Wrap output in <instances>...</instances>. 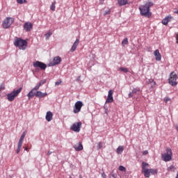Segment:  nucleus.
I'll return each instance as SVG.
<instances>
[{
  "mask_svg": "<svg viewBox=\"0 0 178 178\" xmlns=\"http://www.w3.org/2000/svg\"><path fill=\"white\" fill-rule=\"evenodd\" d=\"M154 55L155 56V59L157 62H159L162 59V55H161V53H159V49H156L154 51Z\"/></svg>",
  "mask_w": 178,
  "mask_h": 178,
  "instance_id": "14",
  "label": "nucleus"
},
{
  "mask_svg": "<svg viewBox=\"0 0 178 178\" xmlns=\"http://www.w3.org/2000/svg\"><path fill=\"white\" fill-rule=\"evenodd\" d=\"M177 74L175 73V72H172L170 74V78L168 79V83L170 84V86H172V87H175L177 86Z\"/></svg>",
  "mask_w": 178,
  "mask_h": 178,
  "instance_id": "6",
  "label": "nucleus"
},
{
  "mask_svg": "<svg viewBox=\"0 0 178 178\" xmlns=\"http://www.w3.org/2000/svg\"><path fill=\"white\" fill-rule=\"evenodd\" d=\"M149 168V164L148 163H146L145 161H143L142 163V173H143L145 177L149 178L151 177V175H158V169H154V168Z\"/></svg>",
  "mask_w": 178,
  "mask_h": 178,
  "instance_id": "2",
  "label": "nucleus"
},
{
  "mask_svg": "<svg viewBox=\"0 0 178 178\" xmlns=\"http://www.w3.org/2000/svg\"><path fill=\"white\" fill-rule=\"evenodd\" d=\"M172 149L170 147L166 149V153H164L161 155L162 161L164 162H169V161H172Z\"/></svg>",
  "mask_w": 178,
  "mask_h": 178,
  "instance_id": "5",
  "label": "nucleus"
},
{
  "mask_svg": "<svg viewBox=\"0 0 178 178\" xmlns=\"http://www.w3.org/2000/svg\"><path fill=\"white\" fill-rule=\"evenodd\" d=\"M53 116H54V114H52V112L47 111L46 114V120H47V122H51V120H52Z\"/></svg>",
  "mask_w": 178,
  "mask_h": 178,
  "instance_id": "18",
  "label": "nucleus"
},
{
  "mask_svg": "<svg viewBox=\"0 0 178 178\" xmlns=\"http://www.w3.org/2000/svg\"><path fill=\"white\" fill-rule=\"evenodd\" d=\"M35 97L37 98H45V97H47L48 95V93L45 92V93H43L41 91H38L36 93H35Z\"/></svg>",
  "mask_w": 178,
  "mask_h": 178,
  "instance_id": "16",
  "label": "nucleus"
},
{
  "mask_svg": "<svg viewBox=\"0 0 178 178\" xmlns=\"http://www.w3.org/2000/svg\"><path fill=\"white\" fill-rule=\"evenodd\" d=\"M24 30H25V31H30L31 30H33V24L29 22L24 24Z\"/></svg>",
  "mask_w": 178,
  "mask_h": 178,
  "instance_id": "13",
  "label": "nucleus"
},
{
  "mask_svg": "<svg viewBox=\"0 0 178 178\" xmlns=\"http://www.w3.org/2000/svg\"><path fill=\"white\" fill-rule=\"evenodd\" d=\"M47 83V80L46 79H44V80H42V81H40V83H39V86H44V83Z\"/></svg>",
  "mask_w": 178,
  "mask_h": 178,
  "instance_id": "34",
  "label": "nucleus"
},
{
  "mask_svg": "<svg viewBox=\"0 0 178 178\" xmlns=\"http://www.w3.org/2000/svg\"><path fill=\"white\" fill-rule=\"evenodd\" d=\"M34 67H40L41 70H45L47 69V64L41 61H35L33 63Z\"/></svg>",
  "mask_w": 178,
  "mask_h": 178,
  "instance_id": "10",
  "label": "nucleus"
},
{
  "mask_svg": "<svg viewBox=\"0 0 178 178\" xmlns=\"http://www.w3.org/2000/svg\"><path fill=\"white\" fill-rule=\"evenodd\" d=\"M170 20H172V16H167L162 20L161 23L164 26H168V23H169Z\"/></svg>",
  "mask_w": 178,
  "mask_h": 178,
  "instance_id": "17",
  "label": "nucleus"
},
{
  "mask_svg": "<svg viewBox=\"0 0 178 178\" xmlns=\"http://www.w3.org/2000/svg\"><path fill=\"white\" fill-rule=\"evenodd\" d=\"M62 62V59L59 56H56L54 58L51 63H50V66H56V65H59Z\"/></svg>",
  "mask_w": 178,
  "mask_h": 178,
  "instance_id": "12",
  "label": "nucleus"
},
{
  "mask_svg": "<svg viewBox=\"0 0 178 178\" xmlns=\"http://www.w3.org/2000/svg\"><path fill=\"white\" fill-rule=\"evenodd\" d=\"M56 5V1H54L50 7L51 10H53V12H54L55 10Z\"/></svg>",
  "mask_w": 178,
  "mask_h": 178,
  "instance_id": "26",
  "label": "nucleus"
},
{
  "mask_svg": "<svg viewBox=\"0 0 178 178\" xmlns=\"http://www.w3.org/2000/svg\"><path fill=\"white\" fill-rule=\"evenodd\" d=\"M120 70H121L122 72H124V73H127L129 72V69L124 68V67H120Z\"/></svg>",
  "mask_w": 178,
  "mask_h": 178,
  "instance_id": "31",
  "label": "nucleus"
},
{
  "mask_svg": "<svg viewBox=\"0 0 178 178\" xmlns=\"http://www.w3.org/2000/svg\"><path fill=\"white\" fill-rule=\"evenodd\" d=\"M47 155H51V152H49L47 153Z\"/></svg>",
  "mask_w": 178,
  "mask_h": 178,
  "instance_id": "48",
  "label": "nucleus"
},
{
  "mask_svg": "<svg viewBox=\"0 0 178 178\" xmlns=\"http://www.w3.org/2000/svg\"><path fill=\"white\" fill-rule=\"evenodd\" d=\"M105 143H104V142H99L98 143H97V149H101V148H102V147H104V145Z\"/></svg>",
  "mask_w": 178,
  "mask_h": 178,
  "instance_id": "25",
  "label": "nucleus"
},
{
  "mask_svg": "<svg viewBox=\"0 0 178 178\" xmlns=\"http://www.w3.org/2000/svg\"><path fill=\"white\" fill-rule=\"evenodd\" d=\"M123 151H124V146H119L117 148L116 152L117 154H118L119 155H121L122 152H123Z\"/></svg>",
  "mask_w": 178,
  "mask_h": 178,
  "instance_id": "21",
  "label": "nucleus"
},
{
  "mask_svg": "<svg viewBox=\"0 0 178 178\" xmlns=\"http://www.w3.org/2000/svg\"><path fill=\"white\" fill-rule=\"evenodd\" d=\"M3 90H5V85L2 83L1 85H0V91H2Z\"/></svg>",
  "mask_w": 178,
  "mask_h": 178,
  "instance_id": "37",
  "label": "nucleus"
},
{
  "mask_svg": "<svg viewBox=\"0 0 178 178\" xmlns=\"http://www.w3.org/2000/svg\"><path fill=\"white\" fill-rule=\"evenodd\" d=\"M25 151L29 152V147H25Z\"/></svg>",
  "mask_w": 178,
  "mask_h": 178,
  "instance_id": "45",
  "label": "nucleus"
},
{
  "mask_svg": "<svg viewBox=\"0 0 178 178\" xmlns=\"http://www.w3.org/2000/svg\"><path fill=\"white\" fill-rule=\"evenodd\" d=\"M102 177L106 178V174H105V172H102Z\"/></svg>",
  "mask_w": 178,
  "mask_h": 178,
  "instance_id": "43",
  "label": "nucleus"
},
{
  "mask_svg": "<svg viewBox=\"0 0 178 178\" xmlns=\"http://www.w3.org/2000/svg\"><path fill=\"white\" fill-rule=\"evenodd\" d=\"M74 148L75 151H82V149H83V144H81V142H79L78 146L77 145H74Z\"/></svg>",
  "mask_w": 178,
  "mask_h": 178,
  "instance_id": "20",
  "label": "nucleus"
},
{
  "mask_svg": "<svg viewBox=\"0 0 178 178\" xmlns=\"http://www.w3.org/2000/svg\"><path fill=\"white\" fill-rule=\"evenodd\" d=\"M118 170H120V172H126V168L123 165H120Z\"/></svg>",
  "mask_w": 178,
  "mask_h": 178,
  "instance_id": "28",
  "label": "nucleus"
},
{
  "mask_svg": "<svg viewBox=\"0 0 178 178\" xmlns=\"http://www.w3.org/2000/svg\"><path fill=\"white\" fill-rule=\"evenodd\" d=\"M113 102V90H108L107 99H106L105 104H112Z\"/></svg>",
  "mask_w": 178,
  "mask_h": 178,
  "instance_id": "11",
  "label": "nucleus"
},
{
  "mask_svg": "<svg viewBox=\"0 0 178 178\" xmlns=\"http://www.w3.org/2000/svg\"><path fill=\"white\" fill-rule=\"evenodd\" d=\"M173 169H175V165H170L168 167V170H173Z\"/></svg>",
  "mask_w": 178,
  "mask_h": 178,
  "instance_id": "39",
  "label": "nucleus"
},
{
  "mask_svg": "<svg viewBox=\"0 0 178 178\" xmlns=\"http://www.w3.org/2000/svg\"><path fill=\"white\" fill-rule=\"evenodd\" d=\"M148 154V150H145L143 152V155H147Z\"/></svg>",
  "mask_w": 178,
  "mask_h": 178,
  "instance_id": "42",
  "label": "nucleus"
},
{
  "mask_svg": "<svg viewBox=\"0 0 178 178\" xmlns=\"http://www.w3.org/2000/svg\"><path fill=\"white\" fill-rule=\"evenodd\" d=\"M40 87H41L40 85H39V83L37 85V86H35V88H33L32 90H33V91H38V90H40Z\"/></svg>",
  "mask_w": 178,
  "mask_h": 178,
  "instance_id": "32",
  "label": "nucleus"
},
{
  "mask_svg": "<svg viewBox=\"0 0 178 178\" xmlns=\"http://www.w3.org/2000/svg\"><path fill=\"white\" fill-rule=\"evenodd\" d=\"M15 22V19L13 17H6L4 21L3 22V29H9L12 24H13Z\"/></svg>",
  "mask_w": 178,
  "mask_h": 178,
  "instance_id": "7",
  "label": "nucleus"
},
{
  "mask_svg": "<svg viewBox=\"0 0 178 178\" xmlns=\"http://www.w3.org/2000/svg\"><path fill=\"white\" fill-rule=\"evenodd\" d=\"M22 90H23L22 88H19L17 90H14L10 93H8L7 95V99L10 102H13V101H15V99L18 97L19 94L22 92Z\"/></svg>",
  "mask_w": 178,
  "mask_h": 178,
  "instance_id": "3",
  "label": "nucleus"
},
{
  "mask_svg": "<svg viewBox=\"0 0 178 178\" xmlns=\"http://www.w3.org/2000/svg\"><path fill=\"white\" fill-rule=\"evenodd\" d=\"M133 97H134V93H132V92H129V98H133Z\"/></svg>",
  "mask_w": 178,
  "mask_h": 178,
  "instance_id": "38",
  "label": "nucleus"
},
{
  "mask_svg": "<svg viewBox=\"0 0 178 178\" xmlns=\"http://www.w3.org/2000/svg\"><path fill=\"white\" fill-rule=\"evenodd\" d=\"M24 137H26V131L23 132L22 135L21 136L19 143H18L19 144H23Z\"/></svg>",
  "mask_w": 178,
  "mask_h": 178,
  "instance_id": "23",
  "label": "nucleus"
},
{
  "mask_svg": "<svg viewBox=\"0 0 178 178\" xmlns=\"http://www.w3.org/2000/svg\"><path fill=\"white\" fill-rule=\"evenodd\" d=\"M175 13H177V15H178V10L177 11H175Z\"/></svg>",
  "mask_w": 178,
  "mask_h": 178,
  "instance_id": "46",
  "label": "nucleus"
},
{
  "mask_svg": "<svg viewBox=\"0 0 178 178\" xmlns=\"http://www.w3.org/2000/svg\"><path fill=\"white\" fill-rule=\"evenodd\" d=\"M52 35V33L49 31L47 33L45 34L46 40H49V37Z\"/></svg>",
  "mask_w": 178,
  "mask_h": 178,
  "instance_id": "30",
  "label": "nucleus"
},
{
  "mask_svg": "<svg viewBox=\"0 0 178 178\" xmlns=\"http://www.w3.org/2000/svg\"><path fill=\"white\" fill-rule=\"evenodd\" d=\"M176 130L178 131V126H176Z\"/></svg>",
  "mask_w": 178,
  "mask_h": 178,
  "instance_id": "47",
  "label": "nucleus"
},
{
  "mask_svg": "<svg viewBox=\"0 0 178 178\" xmlns=\"http://www.w3.org/2000/svg\"><path fill=\"white\" fill-rule=\"evenodd\" d=\"M131 92L134 95L137 94V92H140V88H134Z\"/></svg>",
  "mask_w": 178,
  "mask_h": 178,
  "instance_id": "33",
  "label": "nucleus"
},
{
  "mask_svg": "<svg viewBox=\"0 0 178 178\" xmlns=\"http://www.w3.org/2000/svg\"><path fill=\"white\" fill-rule=\"evenodd\" d=\"M83 102L81 101H78L75 103L73 112L74 113H79L81 111V108H83Z\"/></svg>",
  "mask_w": 178,
  "mask_h": 178,
  "instance_id": "8",
  "label": "nucleus"
},
{
  "mask_svg": "<svg viewBox=\"0 0 178 178\" xmlns=\"http://www.w3.org/2000/svg\"><path fill=\"white\" fill-rule=\"evenodd\" d=\"M81 122H74L72 127L71 129L72 131H76V133H79L81 129Z\"/></svg>",
  "mask_w": 178,
  "mask_h": 178,
  "instance_id": "9",
  "label": "nucleus"
},
{
  "mask_svg": "<svg viewBox=\"0 0 178 178\" xmlns=\"http://www.w3.org/2000/svg\"><path fill=\"white\" fill-rule=\"evenodd\" d=\"M17 3H19V5H22V3H24L26 2V0H17Z\"/></svg>",
  "mask_w": 178,
  "mask_h": 178,
  "instance_id": "35",
  "label": "nucleus"
},
{
  "mask_svg": "<svg viewBox=\"0 0 178 178\" xmlns=\"http://www.w3.org/2000/svg\"><path fill=\"white\" fill-rule=\"evenodd\" d=\"M176 40H177V42L178 43V33H176Z\"/></svg>",
  "mask_w": 178,
  "mask_h": 178,
  "instance_id": "44",
  "label": "nucleus"
},
{
  "mask_svg": "<svg viewBox=\"0 0 178 178\" xmlns=\"http://www.w3.org/2000/svg\"><path fill=\"white\" fill-rule=\"evenodd\" d=\"M35 95V93H34V90L33 89L28 93L27 97L29 99H31Z\"/></svg>",
  "mask_w": 178,
  "mask_h": 178,
  "instance_id": "22",
  "label": "nucleus"
},
{
  "mask_svg": "<svg viewBox=\"0 0 178 178\" xmlns=\"http://www.w3.org/2000/svg\"><path fill=\"white\" fill-rule=\"evenodd\" d=\"M154 6V3L152 1H147L145 5H142L139 7V10L141 16L145 17H151L152 16V13H151L150 8Z\"/></svg>",
  "mask_w": 178,
  "mask_h": 178,
  "instance_id": "1",
  "label": "nucleus"
},
{
  "mask_svg": "<svg viewBox=\"0 0 178 178\" xmlns=\"http://www.w3.org/2000/svg\"><path fill=\"white\" fill-rule=\"evenodd\" d=\"M127 44H129V39H127V38H125L122 42V47H125V45H127Z\"/></svg>",
  "mask_w": 178,
  "mask_h": 178,
  "instance_id": "24",
  "label": "nucleus"
},
{
  "mask_svg": "<svg viewBox=\"0 0 178 178\" xmlns=\"http://www.w3.org/2000/svg\"><path fill=\"white\" fill-rule=\"evenodd\" d=\"M104 15V16H106V15H111V10L108 9V10H106Z\"/></svg>",
  "mask_w": 178,
  "mask_h": 178,
  "instance_id": "36",
  "label": "nucleus"
},
{
  "mask_svg": "<svg viewBox=\"0 0 178 178\" xmlns=\"http://www.w3.org/2000/svg\"><path fill=\"white\" fill-rule=\"evenodd\" d=\"M118 3L120 6H124V5H127L129 3L128 0H118Z\"/></svg>",
  "mask_w": 178,
  "mask_h": 178,
  "instance_id": "19",
  "label": "nucleus"
},
{
  "mask_svg": "<svg viewBox=\"0 0 178 178\" xmlns=\"http://www.w3.org/2000/svg\"><path fill=\"white\" fill-rule=\"evenodd\" d=\"M60 84H62V81H58L56 82V86H60Z\"/></svg>",
  "mask_w": 178,
  "mask_h": 178,
  "instance_id": "40",
  "label": "nucleus"
},
{
  "mask_svg": "<svg viewBox=\"0 0 178 178\" xmlns=\"http://www.w3.org/2000/svg\"><path fill=\"white\" fill-rule=\"evenodd\" d=\"M148 84H151L154 87L156 83L154 81V79H149Z\"/></svg>",
  "mask_w": 178,
  "mask_h": 178,
  "instance_id": "29",
  "label": "nucleus"
},
{
  "mask_svg": "<svg viewBox=\"0 0 178 178\" xmlns=\"http://www.w3.org/2000/svg\"><path fill=\"white\" fill-rule=\"evenodd\" d=\"M80 42V40L79 39H76L75 40V42H74V44H72L70 51L71 52H74V51H76V49H77V47L79 46V44Z\"/></svg>",
  "mask_w": 178,
  "mask_h": 178,
  "instance_id": "15",
  "label": "nucleus"
},
{
  "mask_svg": "<svg viewBox=\"0 0 178 178\" xmlns=\"http://www.w3.org/2000/svg\"><path fill=\"white\" fill-rule=\"evenodd\" d=\"M22 145H23V144L18 143V146H17V154H19V152H20V150L22 149Z\"/></svg>",
  "mask_w": 178,
  "mask_h": 178,
  "instance_id": "27",
  "label": "nucleus"
},
{
  "mask_svg": "<svg viewBox=\"0 0 178 178\" xmlns=\"http://www.w3.org/2000/svg\"><path fill=\"white\" fill-rule=\"evenodd\" d=\"M27 41L22 38H17L14 42V45H15V47H18L19 49H22L23 51L27 48Z\"/></svg>",
  "mask_w": 178,
  "mask_h": 178,
  "instance_id": "4",
  "label": "nucleus"
},
{
  "mask_svg": "<svg viewBox=\"0 0 178 178\" xmlns=\"http://www.w3.org/2000/svg\"><path fill=\"white\" fill-rule=\"evenodd\" d=\"M164 101H165V102H169V101H170V98L167 97V98L164 99Z\"/></svg>",
  "mask_w": 178,
  "mask_h": 178,
  "instance_id": "41",
  "label": "nucleus"
}]
</instances>
